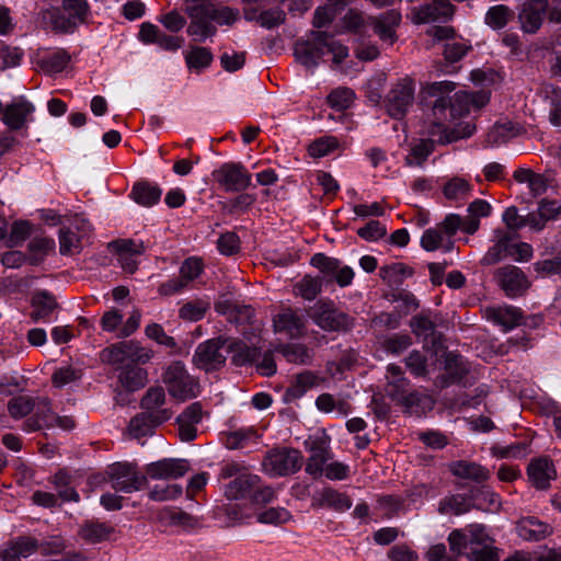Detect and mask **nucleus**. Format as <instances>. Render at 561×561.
I'll return each instance as SVG.
<instances>
[{
  "label": "nucleus",
  "instance_id": "f257e3e1",
  "mask_svg": "<svg viewBox=\"0 0 561 561\" xmlns=\"http://www.w3.org/2000/svg\"><path fill=\"white\" fill-rule=\"evenodd\" d=\"M229 354H232V362L238 366L253 362L257 357L256 348H250L243 342L232 337L218 336L196 347L193 363L197 368L213 371L225 365Z\"/></svg>",
  "mask_w": 561,
  "mask_h": 561
},
{
  "label": "nucleus",
  "instance_id": "f03ea898",
  "mask_svg": "<svg viewBox=\"0 0 561 561\" xmlns=\"http://www.w3.org/2000/svg\"><path fill=\"white\" fill-rule=\"evenodd\" d=\"M454 89L455 83L451 81L434 82L430 87L431 94L437 95V98L426 105L425 118L420 134L434 146L435 144L446 145L457 138L447 126L449 122L447 98L440 95L445 92H451Z\"/></svg>",
  "mask_w": 561,
  "mask_h": 561
},
{
  "label": "nucleus",
  "instance_id": "7ed1b4c3",
  "mask_svg": "<svg viewBox=\"0 0 561 561\" xmlns=\"http://www.w3.org/2000/svg\"><path fill=\"white\" fill-rule=\"evenodd\" d=\"M333 55V64L340 65L348 57V48L335 41L331 35L325 32H312V42L297 43L295 46V57L297 61L313 71L324 53Z\"/></svg>",
  "mask_w": 561,
  "mask_h": 561
},
{
  "label": "nucleus",
  "instance_id": "20e7f679",
  "mask_svg": "<svg viewBox=\"0 0 561 561\" xmlns=\"http://www.w3.org/2000/svg\"><path fill=\"white\" fill-rule=\"evenodd\" d=\"M89 13L84 0H64L61 8H51L42 13L43 23L57 33H71L83 23Z\"/></svg>",
  "mask_w": 561,
  "mask_h": 561
},
{
  "label": "nucleus",
  "instance_id": "39448f33",
  "mask_svg": "<svg viewBox=\"0 0 561 561\" xmlns=\"http://www.w3.org/2000/svg\"><path fill=\"white\" fill-rule=\"evenodd\" d=\"M185 13L191 22L187 34L196 42H205L216 34L217 28L213 24L210 14V0H184Z\"/></svg>",
  "mask_w": 561,
  "mask_h": 561
},
{
  "label": "nucleus",
  "instance_id": "423d86ee",
  "mask_svg": "<svg viewBox=\"0 0 561 561\" xmlns=\"http://www.w3.org/2000/svg\"><path fill=\"white\" fill-rule=\"evenodd\" d=\"M162 381L170 396L180 401L195 398L198 393V382L187 373L181 362H173L164 369Z\"/></svg>",
  "mask_w": 561,
  "mask_h": 561
},
{
  "label": "nucleus",
  "instance_id": "0eeeda50",
  "mask_svg": "<svg viewBox=\"0 0 561 561\" xmlns=\"http://www.w3.org/2000/svg\"><path fill=\"white\" fill-rule=\"evenodd\" d=\"M302 465V456L294 448H276L264 458L263 470L271 477H283L297 472Z\"/></svg>",
  "mask_w": 561,
  "mask_h": 561
},
{
  "label": "nucleus",
  "instance_id": "6e6552de",
  "mask_svg": "<svg viewBox=\"0 0 561 561\" xmlns=\"http://www.w3.org/2000/svg\"><path fill=\"white\" fill-rule=\"evenodd\" d=\"M111 486L117 492L133 493L142 489L147 477L138 471L137 465L131 462H116L107 470Z\"/></svg>",
  "mask_w": 561,
  "mask_h": 561
},
{
  "label": "nucleus",
  "instance_id": "1a4fd4ad",
  "mask_svg": "<svg viewBox=\"0 0 561 561\" xmlns=\"http://www.w3.org/2000/svg\"><path fill=\"white\" fill-rule=\"evenodd\" d=\"M215 181L227 192H241L251 184V174L241 163L228 162L213 172Z\"/></svg>",
  "mask_w": 561,
  "mask_h": 561
},
{
  "label": "nucleus",
  "instance_id": "9d476101",
  "mask_svg": "<svg viewBox=\"0 0 561 561\" xmlns=\"http://www.w3.org/2000/svg\"><path fill=\"white\" fill-rule=\"evenodd\" d=\"M455 7L449 0H433L413 7L410 12V19L414 24H428L434 22H446L453 18Z\"/></svg>",
  "mask_w": 561,
  "mask_h": 561
},
{
  "label": "nucleus",
  "instance_id": "9b49d317",
  "mask_svg": "<svg viewBox=\"0 0 561 561\" xmlns=\"http://www.w3.org/2000/svg\"><path fill=\"white\" fill-rule=\"evenodd\" d=\"M311 319L325 331L345 330L351 327L347 314L335 309L332 304L324 301H319L312 307Z\"/></svg>",
  "mask_w": 561,
  "mask_h": 561
},
{
  "label": "nucleus",
  "instance_id": "f8f14e48",
  "mask_svg": "<svg viewBox=\"0 0 561 561\" xmlns=\"http://www.w3.org/2000/svg\"><path fill=\"white\" fill-rule=\"evenodd\" d=\"M490 101L489 92L480 90L477 92L458 91L454 94L451 100L447 99L451 118L461 117L468 114L472 108L479 110L486 105Z\"/></svg>",
  "mask_w": 561,
  "mask_h": 561
},
{
  "label": "nucleus",
  "instance_id": "ddd939ff",
  "mask_svg": "<svg viewBox=\"0 0 561 561\" xmlns=\"http://www.w3.org/2000/svg\"><path fill=\"white\" fill-rule=\"evenodd\" d=\"M311 265L320 270L323 274L331 276L340 287H346L352 284L354 271L341 261L327 256L323 253H317L311 257Z\"/></svg>",
  "mask_w": 561,
  "mask_h": 561
},
{
  "label": "nucleus",
  "instance_id": "4468645a",
  "mask_svg": "<svg viewBox=\"0 0 561 561\" xmlns=\"http://www.w3.org/2000/svg\"><path fill=\"white\" fill-rule=\"evenodd\" d=\"M401 13L398 10H388L377 16L369 18V25L379 39L387 46H392L397 39V28L401 23Z\"/></svg>",
  "mask_w": 561,
  "mask_h": 561
},
{
  "label": "nucleus",
  "instance_id": "2eb2a0df",
  "mask_svg": "<svg viewBox=\"0 0 561 561\" xmlns=\"http://www.w3.org/2000/svg\"><path fill=\"white\" fill-rule=\"evenodd\" d=\"M34 105L25 98L14 99L4 106L2 122L10 130H20L32 121Z\"/></svg>",
  "mask_w": 561,
  "mask_h": 561
},
{
  "label": "nucleus",
  "instance_id": "dca6fc26",
  "mask_svg": "<svg viewBox=\"0 0 561 561\" xmlns=\"http://www.w3.org/2000/svg\"><path fill=\"white\" fill-rule=\"evenodd\" d=\"M414 84L410 79L398 82L388 95L387 110L394 118H402L413 102Z\"/></svg>",
  "mask_w": 561,
  "mask_h": 561
},
{
  "label": "nucleus",
  "instance_id": "f3484780",
  "mask_svg": "<svg viewBox=\"0 0 561 561\" xmlns=\"http://www.w3.org/2000/svg\"><path fill=\"white\" fill-rule=\"evenodd\" d=\"M190 469L185 459L164 458L146 466V477L152 480H172L183 477Z\"/></svg>",
  "mask_w": 561,
  "mask_h": 561
},
{
  "label": "nucleus",
  "instance_id": "a211bd4d",
  "mask_svg": "<svg viewBox=\"0 0 561 561\" xmlns=\"http://www.w3.org/2000/svg\"><path fill=\"white\" fill-rule=\"evenodd\" d=\"M118 255V262L122 268L127 273H135L138 267V257L145 253L142 241L131 239H121L110 243Z\"/></svg>",
  "mask_w": 561,
  "mask_h": 561
},
{
  "label": "nucleus",
  "instance_id": "6ab92c4d",
  "mask_svg": "<svg viewBox=\"0 0 561 561\" xmlns=\"http://www.w3.org/2000/svg\"><path fill=\"white\" fill-rule=\"evenodd\" d=\"M495 276L501 288L508 297H517L523 295L529 287L526 275L516 266L507 265L497 268Z\"/></svg>",
  "mask_w": 561,
  "mask_h": 561
},
{
  "label": "nucleus",
  "instance_id": "aec40b11",
  "mask_svg": "<svg viewBox=\"0 0 561 561\" xmlns=\"http://www.w3.org/2000/svg\"><path fill=\"white\" fill-rule=\"evenodd\" d=\"M305 445L311 453L307 461L306 471L310 476L319 478L323 474L328 461L332 459L330 447L322 438L306 440Z\"/></svg>",
  "mask_w": 561,
  "mask_h": 561
},
{
  "label": "nucleus",
  "instance_id": "412c9836",
  "mask_svg": "<svg viewBox=\"0 0 561 561\" xmlns=\"http://www.w3.org/2000/svg\"><path fill=\"white\" fill-rule=\"evenodd\" d=\"M548 0H529L523 4L518 19L522 30L526 33H536L547 14Z\"/></svg>",
  "mask_w": 561,
  "mask_h": 561
},
{
  "label": "nucleus",
  "instance_id": "4be33fe9",
  "mask_svg": "<svg viewBox=\"0 0 561 561\" xmlns=\"http://www.w3.org/2000/svg\"><path fill=\"white\" fill-rule=\"evenodd\" d=\"M170 410H159L154 414L140 413L133 417L129 422V434L135 438H140L152 433V430L171 419Z\"/></svg>",
  "mask_w": 561,
  "mask_h": 561
},
{
  "label": "nucleus",
  "instance_id": "5701e85b",
  "mask_svg": "<svg viewBox=\"0 0 561 561\" xmlns=\"http://www.w3.org/2000/svg\"><path fill=\"white\" fill-rule=\"evenodd\" d=\"M56 413L51 410L50 401L45 397H37L34 414L23 424L26 432H35L43 427H54Z\"/></svg>",
  "mask_w": 561,
  "mask_h": 561
},
{
  "label": "nucleus",
  "instance_id": "b1692460",
  "mask_svg": "<svg viewBox=\"0 0 561 561\" xmlns=\"http://www.w3.org/2000/svg\"><path fill=\"white\" fill-rule=\"evenodd\" d=\"M530 482L540 490L550 485V481L557 477L552 461L547 457H539L530 461L527 468Z\"/></svg>",
  "mask_w": 561,
  "mask_h": 561
},
{
  "label": "nucleus",
  "instance_id": "393cba45",
  "mask_svg": "<svg viewBox=\"0 0 561 561\" xmlns=\"http://www.w3.org/2000/svg\"><path fill=\"white\" fill-rule=\"evenodd\" d=\"M276 332L284 333L288 337L297 339L305 334L306 325L301 317L291 310H285L274 318Z\"/></svg>",
  "mask_w": 561,
  "mask_h": 561
},
{
  "label": "nucleus",
  "instance_id": "a878e982",
  "mask_svg": "<svg viewBox=\"0 0 561 561\" xmlns=\"http://www.w3.org/2000/svg\"><path fill=\"white\" fill-rule=\"evenodd\" d=\"M513 236L503 229H496L494 231V244L489 248L486 253L481 259L482 265H494L503 260L507 252L511 251V241Z\"/></svg>",
  "mask_w": 561,
  "mask_h": 561
},
{
  "label": "nucleus",
  "instance_id": "bb28decb",
  "mask_svg": "<svg viewBox=\"0 0 561 561\" xmlns=\"http://www.w3.org/2000/svg\"><path fill=\"white\" fill-rule=\"evenodd\" d=\"M159 520L167 526H173L183 530H190L199 527L201 522L181 508L168 507L159 513Z\"/></svg>",
  "mask_w": 561,
  "mask_h": 561
},
{
  "label": "nucleus",
  "instance_id": "cd10ccee",
  "mask_svg": "<svg viewBox=\"0 0 561 561\" xmlns=\"http://www.w3.org/2000/svg\"><path fill=\"white\" fill-rule=\"evenodd\" d=\"M312 505L317 507H329L335 511H346L352 506V500L334 489L327 488L314 494Z\"/></svg>",
  "mask_w": 561,
  "mask_h": 561
},
{
  "label": "nucleus",
  "instance_id": "c85d7f7f",
  "mask_svg": "<svg viewBox=\"0 0 561 561\" xmlns=\"http://www.w3.org/2000/svg\"><path fill=\"white\" fill-rule=\"evenodd\" d=\"M70 60V56L62 49L54 51H44L36 57V66L47 75L62 71Z\"/></svg>",
  "mask_w": 561,
  "mask_h": 561
},
{
  "label": "nucleus",
  "instance_id": "c756f323",
  "mask_svg": "<svg viewBox=\"0 0 561 561\" xmlns=\"http://www.w3.org/2000/svg\"><path fill=\"white\" fill-rule=\"evenodd\" d=\"M448 467L450 472L460 479L483 482L490 477L489 470L476 462L458 460L449 463Z\"/></svg>",
  "mask_w": 561,
  "mask_h": 561
},
{
  "label": "nucleus",
  "instance_id": "7c9ffc66",
  "mask_svg": "<svg viewBox=\"0 0 561 561\" xmlns=\"http://www.w3.org/2000/svg\"><path fill=\"white\" fill-rule=\"evenodd\" d=\"M517 533L525 540L539 541L552 533V527L534 517H527L517 524Z\"/></svg>",
  "mask_w": 561,
  "mask_h": 561
},
{
  "label": "nucleus",
  "instance_id": "2f4dec72",
  "mask_svg": "<svg viewBox=\"0 0 561 561\" xmlns=\"http://www.w3.org/2000/svg\"><path fill=\"white\" fill-rule=\"evenodd\" d=\"M399 404L404 409V412L420 415L431 411L435 405V400L427 393L409 390Z\"/></svg>",
  "mask_w": 561,
  "mask_h": 561
},
{
  "label": "nucleus",
  "instance_id": "473e14b6",
  "mask_svg": "<svg viewBox=\"0 0 561 561\" xmlns=\"http://www.w3.org/2000/svg\"><path fill=\"white\" fill-rule=\"evenodd\" d=\"M261 435L253 427H243L222 433L224 445L228 449H242L250 444H256Z\"/></svg>",
  "mask_w": 561,
  "mask_h": 561
},
{
  "label": "nucleus",
  "instance_id": "72a5a7b5",
  "mask_svg": "<svg viewBox=\"0 0 561 561\" xmlns=\"http://www.w3.org/2000/svg\"><path fill=\"white\" fill-rule=\"evenodd\" d=\"M463 232L473 234L480 227V218L490 216L492 206L484 199H476L468 206Z\"/></svg>",
  "mask_w": 561,
  "mask_h": 561
},
{
  "label": "nucleus",
  "instance_id": "f704fd0d",
  "mask_svg": "<svg viewBox=\"0 0 561 561\" xmlns=\"http://www.w3.org/2000/svg\"><path fill=\"white\" fill-rule=\"evenodd\" d=\"M257 483L256 476L241 474L226 486L225 494L230 500L252 496L253 489Z\"/></svg>",
  "mask_w": 561,
  "mask_h": 561
},
{
  "label": "nucleus",
  "instance_id": "c9c22d12",
  "mask_svg": "<svg viewBox=\"0 0 561 561\" xmlns=\"http://www.w3.org/2000/svg\"><path fill=\"white\" fill-rule=\"evenodd\" d=\"M486 317L493 322L502 325L505 331L512 330L513 328L519 325L522 320V313L519 309L515 307L488 309Z\"/></svg>",
  "mask_w": 561,
  "mask_h": 561
},
{
  "label": "nucleus",
  "instance_id": "e433bc0d",
  "mask_svg": "<svg viewBox=\"0 0 561 561\" xmlns=\"http://www.w3.org/2000/svg\"><path fill=\"white\" fill-rule=\"evenodd\" d=\"M130 195L137 204L150 207L160 201L162 191L158 185L139 182L133 186Z\"/></svg>",
  "mask_w": 561,
  "mask_h": 561
},
{
  "label": "nucleus",
  "instance_id": "4c0bfd02",
  "mask_svg": "<svg viewBox=\"0 0 561 561\" xmlns=\"http://www.w3.org/2000/svg\"><path fill=\"white\" fill-rule=\"evenodd\" d=\"M118 380L128 391H136L146 386L148 381V374L144 368L126 366L121 370Z\"/></svg>",
  "mask_w": 561,
  "mask_h": 561
},
{
  "label": "nucleus",
  "instance_id": "58836bf2",
  "mask_svg": "<svg viewBox=\"0 0 561 561\" xmlns=\"http://www.w3.org/2000/svg\"><path fill=\"white\" fill-rule=\"evenodd\" d=\"M514 19V11L504 4L490 7L485 13L484 22L492 30L504 28Z\"/></svg>",
  "mask_w": 561,
  "mask_h": 561
},
{
  "label": "nucleus",
  "instance_id": "ea45409f",
  "mask_svg": "<svg viewBox=\"0 0 561 561\" xmlns=\"http://www.w3.org/2000/svg\"><path fill=\"white\" fill-rule=\"evenodd\" d=\"M33 311L32 319L34 321L44 320L56 309L57 304L53 296L47 291H38L32 298Z\"/></svg>",
  "mask_w": 561,
  "mask_h": 561
},
{
  "label": "nucleus",
  "instance_id": "a19ab883",
  "mask_svg": "<svg viewBox=\"0 0 561 561\" xmlns=\"http://www.w3.org/2000/svg\"><path fill=\"white\" fill-rule=\"evenodd\" d=\"M413 270L403 263H393L380 267L379 276L389 286H399L404 279L411 277Z\"/></svg>",
  "mask_w": 561,
  "mask_h": 561
},
{
  "label": "nucleus",
  "instance_id": "79ce46f5",
  "mask_svg": "<svg viewBox=\"0 0 561 561\" xmlns=\"http://www.w3.org/2000/svg\"><path fill=\"white\" fill-rule=\"evenodd\" d=\"M209 308V299L197 298L185 302L179 310V317L185 321H198L205 317Z\"/></svg>",
  "mask_w": 561,
  "mask_h": 561
},
{
  "label": "nucleus",
  "instance_id": "37998d69",
  "mask_svg": "<svg viewBox=\"0 0 561 561\" xmlns=\"http://www.w3.org/2000/svg\"><path fill=\"white\" fill-rule=\"evenodd\" d=\"M279 353L289 363L308 365L313 358V353L304 344H285L278 348Z\"/></svg>",
  "mask_w": 561,
  "mask_h": 561
},
{
  "label": "nucleus",
  "instance_id": "c03bdc74",
  "mask_svg": "<svg viewBox=\"0 0 561 561\" xmlns=\"http://www.w3.org/2000/svg\"><path fill=\"white\" fill-rule=\"evenodd\" d=\"M472 505L463 494H454L439 502L438 511L442 514L461 515L468 513Z\"/></svg>",
  "mask_w": 561,
  "mask_h": 561
},
{
  "label": "nucleus",
  "instance_id": "a18cd8bd",
  "mask_svg": "<svg viewBox=\"0 0 561 561\" xmlns=\"http://www.w3.org/2000/svg\"><path fill=\"white\" fill-rule=\"evenodd\" d=\"M113 533V528L102 523H87L79 531L80 537L89 543H98L106 540Z\"/></svg>",
  "mask_w": 561,
  "mask_h": 561
},
{
  "label": "nucleus",
  "instance_id": "49530a36",
  "mask_svg": "<svg viewBox=\"0 0 561 561\" xmlns=\"http://www.w3.org/2000/svg\"><path fill=\"white\" fill-rule=\"evenodd\" d=\"M471 190L472 186L466 179L455 176L445 183L443 194L447 199L458 201L468 197Z\"/></svg>",
  "mask_w": 561,
  "mask_h": 561
},
{
  "label": "nucleus",
  "instance_id": "de8ad7c7",
  "mask_svg": "<svg viewBox=\"0 0 561 561\" xmlns=\"http://www.w3.org/2000/svg\"><path fill=\"white\" fill-rule=\"evenodd\" d=\"M36 401L37 398L28 396L14 397L8 402V412L15 420L22 419L27 416L31 412H34Z\"/></svg>",
  "mask_w": 561,
  "mask_h": 561
},
{
  "label": "nucleus",
  "instance_id": "09e8293b",
  "mask_svg": "<svg viewBox=\"0 0 561 561\" xmlns=\"http://www.w3.org/2000/svg\"><path fill=\"white\" fill-rule=\"evenodd\" d=\"M471 497L476 501V506L483 511H497L501 506L499 495L484 485L473 491Z\"/></svg>",
  "mask_w": 561,
  "mask_h": 561
},
{
  "label": "nucleus",
  "instance_id": "8fccbe9b",
  "mask_svg": "<svg viewBox=\"0 0 561 561\" xmlns=\"http://www.w3.org/2000/svg\"><path fill=\"white\" fill-rule=\"evenodd\" d=\"M55 248V241L45 237H37L28 243L30 263L38 264Z\"/></svg>",
  "mask_w": 561,
  "mask_h": 561
},
{
  "label": "nucleus",
  "instance_id": "3c124183",
  "mask_svg": "<svg viewBox=\"0 0 561 561\" xmlns=\"http://www.w3.org/2000/svg\"><path fill=\"white\" fill-rule=\"evenodd\" d=\"M165 402V392L162 387L149 388L140 401L141 408L146 413L154 414L159 410H164L162 405Z\"/></svg>",
  "mask_w": 561,
  "mask_h": 561
},
{
  "label": "nucleus",
  "instance_id": "603ef678",
  "mask_svg": "<svg viewBox=\"0 0 561 561\" xmlns=\"http://www.w3.org/2000/svg\"><path fill=\"white\" fill-rule=\"evenodd\" d=\"M129 341L115 343L101 352V359L107 364H123L129 360Z\"/></svg>",
  "mask_w": 561,
  "mask_h": 561
},
{
  "label": "nucleus",
  "instance_id": "864d4df0",
  "mask_svg": "<svg viewBox=\"0 0 561 561\" xmlns=\"http://www.w3.org/2000/svg\"><path fill=\"white\" fill-rule=\"evenodd\" d=\"M317 383V376L311 371L298 374L293 385L287 389V396L293 399L302 397L309 389Z\"/></svg>",
  "mask_w": 561,
  "mask_h": 561
},
{
  "label": "nucleus",
  "instance_id": "5fc2aeb1",
  "mask_svg": "<svg viewBox=\"0 0 561 561\" xmlns=\"http://www.w3.org/2000/svg\"><path fill=\"white\" fill-rule=\"evenodd\" d=\"M321 287L322 280L320 278L306 275L295 285L294 291L306 300H313L321 291Z\"/></svg>",
  "mask_w": 561,
  "mask_h": 561
},
{
  "label": "nucleus",
  "instance_id": "6e6d98bb",
  "mask_svg": "<svg viewBox=\"0 0 561 561\" xmlns=\"http://www.w3.org/2000/svg\"><path fill=\"white\" fill-rule=\"evenodd\" d=\"M433 150L434 145L431 141L421 139L411 148L410 153L405 157V163L410 167L422 165Z\"/></svg>",
  "mask_w": 561,
  "mask_h": 561
},
{
  "label": "nucleus",
  "instance_id": "4d7b16f0",
  "mask_svg": "<svg viewBox=\"0 0 561 561\" xmlns=\"http://www.w3.org/2000/svg\"><path fill=\"white\" fill-rule=\"evenodd\" d=\"M185 60L188 68L202 69L210 65L213 60V54L206 47H192L186 54Z\"/></svg>",
  "mask_w": 561,
  "mask_h": 561
},
{
  "label": "nucleus",
  "instance_id": "13d9d810",
  "mask_svg": "<svg viewBox=\"0 0 561 561\" xmlns=\"http://www.w3.org/2000/svg\"><path fill=\"white\" fill-rule=\"evenodd\" d=\"M355 98V93L352 89L346 87H341L334 89L328 95V103L339 111L345 110L351 106Z\"/></svg>",
  "mask_w": 561,
  "mask_h": 561
},
{
  "label": "nucleus",
  "instance_id": "bf43d9fd",
  "mask_svg": "<svg viewBox=\"0 0 561 561\" xmlns=\"http://www.w3.org/2000/svg\"><path fill=\"white\" fill-rule=\"evenodd\" d=\"M412 339L409 334H391L382 341V348L392 355H399L410 347Z\"/></svg>",
  "mask_w": 561,
  "mask_h": 561
},
{
  "label": "nucleus",
  "instance_id": "052dcab7",
  "mask_svg": "<svg viewBox=\"0 0 561 561\" xmlns=\"http://www.w3.org/2000/svg\"><path fill=\"white\" fill-rule=\"evenodd\" d=\"M291 519V514L284 507H268L257 515L262 524L279 525Z\"/></svg>",
  "mask_w": 561,
  "mask_h": 561
},
{
  "label": "nucleus",
  "instance_id": "680f3d73",
  "mask_svg": "<svg viewBox=\"0 0 561 561\" xmlns=\"http://www.w3.org/2000/svg\"><path fill=\"white\" fill-rule=\"evenodd\" d=\"M204 270V265L198 257L186 259L180 267V277L187 284L198 278Z\"/></svg>",
  "mask_w": 561,
  "mask_h": 561
},
{
  "label": "nucleus",
  "instance_id": "e2e57ef3",
  "mask_svg": "<svg viewBox=\"0 0 561 561\" xmlns=\"http://www.w3.org/2000/svg\"><path fill=\"white\" fill-rule=\"evenodd\" d=\"M209 11L213 21L219 25H231L237 21L239 16V12L237 10H233L228 7L217 8L215 4V0H210Z\"/></svg>",
  "mask_w": 561,
  "mask_h": 561
},
{
  "label": "nucleus",
  "instance_id": "0e129e2a",
  "mask_svg": "<svg viewBox=\"0 0 561 561\" xmlns=\"http://www.w3.org/2000/svg\"><path fill=\"white\" fill-rule=\"evenodd\" d=\"M410 390V381L407 378L389 379L385 387L386 394L398 404Z\"/></svg>",
  "mask_w": 561,
  "mask_h": 561
},
{
  "label": "nucleus",
  "instance_id": "69168bd1",
  "mask_svg": "<svg viewBox=\"0 0 561 561\" xmlns=\"http://www.w3.org/2000/svg\"><path fill=\"white\" fill-rule=\"evenodd\" d=\"M412 332L420 337H428L435 331V324L427 314L414 316L410 321Z\"/></svg>",
  "mask_w": 561,
  "mask_h": 561
},
{
  "label": "nucleus",
  "instance_id": "338daca9",
  "mask_svg": "<svg viewBox=\"0 0 561 561\" xmlns=\"http://www.w3.org/2000/svg\"><path fill=\"white\" fill-rule=\"evenodd\" d=\"M31 236V224L25 220L15 221L8 237L7 243L9 247H16L22 244Z\"/></svg>",
  "mask_w": 561,
  "mask_h": 561
},
{
  "label": "nucleus",
  "instance_id": "774afa93",
  "mask_svg": "<svg viewBox=\"0 0 561 561\" xmlns=\"http://www.w3.org/2000/svg\"><path fill=\"white\" fill-rule=\"evenodd\" d=\"M467 557L469 561H499L497 550L491 542L471 547Z\"/></svg>",
  "mask_w": 561,
  "mask_h": 561
}]
</instances>
